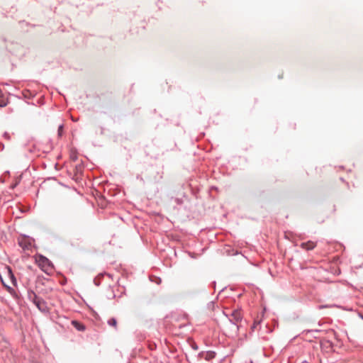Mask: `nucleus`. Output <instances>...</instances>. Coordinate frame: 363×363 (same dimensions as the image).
<instances>
[{"mask_svg":"<svg viewBox=\"0 0 363 363\" xmlns=\"http://www.w3.org/2000/svg\"><path fill=\"white\" fill-rule=\"evenodd\" d=\"M226 315L228 317L230 330L237 334L239 330L238 323L242 320L240 311L239 310H234L229 315Z\"/></svg>","mask_w":363,"mask_h":363,"instance_id":"obj_1","label":"nucleus"},{"mask_svg":"<svg viewBox=\"0 0 363 363\" xmlns=\"http://www.w3.org/2000/svg\"><path fill=\"white\" fill-rule=\"evenodd\" d=\"M29 299L31 301L35 306L38 308V309L43 313H48L49 312V308L48 307L47 303L45 301L39 297L33 291L31 294H29Z\"/></svg>","mask_w":363,"mask_h":363,"instance_id":"obj_2","label":"nucleus"},{"mask_svg":"<svg viewBox=\"0 0 363 363\" xmlns=\"http://www.w3.org/2000/svg\"><path fill=\"white\" fill-rule=\"evenodd\" d=\"M37 262L40 268L46 274H49L53 269V264L45 256L40 255L37 259Z\"/></svg>","mask_w":363,"mask_h":363,"instance_id":"obj_3","label":"nucleus"},{"mask_svg":"<svg viewBox=\"0 0 363 363\" xmlns=\"http://www.w3.org/2000/svg\"><path fill=\"white\" fill-rule=\"evenodd\" d=\"M315 243L312 241H308L306 242H302L301 247L306 250H313L315 247Z\"/></svg>","mask_w":363,"mask_h":363,"instance_id":"obj_4","label":"nucleus"},{"mask_svg":"<svg viewBox=\"0 0 363 363\" xmlns=\"http://www.w3.org/2000/svg\"><path fill=\"white\" fill-rule=\"evenodd\" d=\"M72 324L78 331H84L86 329L84 324L77 320H72Z\"/></svg>","mask_w":363,"mask_h":363,"instance_id":"obj_5","label":"nucleus"},{"mask_svg":"<svg viewBox=\"0 0 363 363\" xmlns=\"http://www.w3.org/2000/svg\"><path fill=\"white\" fill-rule=\"evenodd\" d=\"M8 104V99L4 94L0 91V107H4Z\"/></svg>","mask_w":363,"mask_h":363,"instance_id":"obj_6","label":"nucleus"},{"mask_svg":"<svg viewBox=\"0 0 363 363\" xmlns=\"http://www.w3.org/2000/svg\"><path fill=\"white\" fill-rule=\"evenodd\" d=\"M7 271H8V275L11 281V283L16 286V284H17V281H16V279L14 276V274H13L12 272V270L9 267H7Z\"/></svg>","mask_w":363,"mask_h":363,"instance_id":"obj_7","label":"nucleus"},{"mask_svg":"<svg viewBox=\"0 0 363 363\" xmlns=\"http://www.w3.org/2000/svg\"><path fill=\"white\" fill-rule=\"evenodd\" d=\"M0 279H1V282H2L3 285H4V286L6 289V290L8 291V292H9V293L10 294H11V295H14V294H16V291H15V290H14L12 287H11V286H9L6 285V284L4 283V280H3V279H2V277H1V275H0Z\"/></svg>","mask_w":363,"mask_h":363,"instance_id":"obj_8","label":"nucleus"},{"mask_svg":"<svg viewBox=\"0 0 363 363\" xmlns=\"http://www.w3.org/2000/svg\"><path fill=\"white\" fill-rule=\"evenodd\" d=\"M107 323L108 325L110 326H113L114 328H116L117 327V320L115 318H110L108 321H107Z\"/></svg>","mask_w":363,"mask_h":363,"instance_id":"obj_9","label":"nucleus"},{"mask_svg":"<svg viewBox=\"0 0 363 363\" xmlns=\"http://www.w3.org/2000/svg\"><path fill=\"white\" fill-rule=\"evenodd\" d=\"M103 277V274H99L97 277L94 279V283L96 286L100 285V279Z\"/></svg>","mask_w":363,"mask_h":363,"instance_id":"obj_10","label":"nucleus"},{"mask_svg":"<svg viewBox=\"0 0 363 363\" xmlns=\"http://www.w3.org/2000/svg\"><path fill=\"white\" fill-rule=\"evenodd\" d=\"M62 128H63L62 125H60L58 128V133L60 135V131H62Z\"/></svg>","mask_w":363,"mask_h":363,"instance_id":"obj_11","label":"nucleus"},{"mask_svg":"<svg viewBox=\"0 0 363 363\" xmlns=\"http://www.w3.org/2000/svg\"><path fill=\"white\" fill-rule=\"evenodd\" d=\"M192 347H193L194 350H197V349H198V347H197V345H194V346H192Z\"/></svg>","mask_w":363,"mask_h":363,"instance_id":"obj_12","label":"nucleus"},{"mask_svg":"<svg viewBox=\"0 0 363 363\" xmlns=\"http://www.w3.org/2000/svg\"><path fill=\"white\" fill-rule=\"evenodd\" d=\"M72 158L73 160H77V156L72 157Z\"/></svg>","mask_w":363,"mask_h":363,"instance_id":"obj_13","label":"nucleus"},{"mask_svg":"<svg viewBox=\"0 0 363 363\" xmlns=\"http://www.w3.org/2000/svg\"><path fill=\"white\" fill-rule=\"evenodd\" d=\"M326 306H319V308H325Z\"/></svg>","mask_w":363,"mask_h":363,"instance_id":"obj_14","label":"nucleus"}]
</instances>
